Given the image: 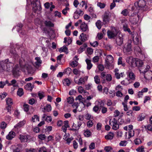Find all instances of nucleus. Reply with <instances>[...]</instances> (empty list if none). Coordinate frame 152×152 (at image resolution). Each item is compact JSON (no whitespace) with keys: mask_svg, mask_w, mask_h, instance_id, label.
<instances>
[{"mask_svg":"<svg viewBox=\"0 0 152 152\" xmlns=\"http://www.w3.org/2000/svg\"><path fill=\"white\" fill-rule=\"evenodd\" d=\"M13 64L8 62V59L4 61H0V72L3 71H9L12 69Z\"/></svg>","mask_w":152,"mask_h":152,"instance_id":"1","label":"nucleus"},{"mask_svg":"<svg viewBox=\"0 0 152 152\" xmlns=\"http://www.w3.org/2000/svg\"><path fill=\"white\" fill-rule=\"evenodd\" d=\"M104 55L106 56L104 64L105 67L108 69H112L113 68V63L114 61L113 57L110 55H107L105 53Z\"/></svg>","mask_w":152,"mask_h":152,"instance_id":"2","label":"nucleus"},{"mask_svg":"<svg viewBox=\"0 0 152 152\" xmlns=\"http://www.w3.org/2000/svg\"><path fill=\"white\" fill-rule=\"evenodd\" d=\"M118 31L115 27H111L110 30L107 31V34L108 37L110 38H113L115 37L118 34Z\"/></svg>","mask_w":152,"mask_h":152,"instance_id":"3","label":"nucleus"},{"mask_svg":"<svg viewBox=\"0 0 152 152\" xmlns=\"http://www.w3.org/2000/svg\"><path fill=\"white\" fill-rule=\"evenodd\" d=\"M126 62L132 67L136 66V58L132 57H128L126 59Z\"/></svg>","mask_w":152,"mask_h":152,"instance_id":"4","label":"nucleus"},{"mask_svg":"<svg viewBox=\"0 0 152 152\" xmlns=\"http://www.w3.org/2000/svg\"><path fill=\"white\" fill-rule=\"evenodd\" d=\"M110 125L112 126V129L114 130H117L119 128V125L117 120L115 118L111 119L109 121Z\"/></svg>","mask_w":152,"mask_h":152,"instance_id":"5","label":"nucleus"},{"mask_svg":"<svg viewBox=\"0 0 152 152\" xmlns=\"http://www.w3.org/2000/svg\"><path fill=\"white\" fill-rule=\"evenodd\" d=\"M124 51L125 53L130 52L132 50L131 42L129 41L126 43L123 48Z\"/></svg>","mask_w":152,"mask_h":152,"instance_id":"6","label":"nucleus"},{"mask_svg":"<svg viewBox=\"0 0 152 152\" xmlns=\"http://www.w3.org/2000/svg\"><path fill=\"white\" fill-rule=\"evenodd\" d=\"M127 74L128 77L129 78V79L131 81H132V83L135 81L136 76L132 72L130 71H128L127 72Z\"/></svg>","mask_w":152,"mask_h":152,"instance_id":"7","label":"nucleus"},{"mask_svg":"<svg viewBox=\"0 0 152 152\" xmlns=\"http://www.w3.org/2000/svg\"><path fill=\"white\" fill-rule=\"evenodd\" d=\"M31 5L32 6L33 11L34 12H36L38 10H40L41 9L39 2H37V3H34V4Z\"/></svg>","mask_w":152,"mask_h":152,"instance_id":"8","label":"nucleus"},{"mask_svg":"<svg viewBox=\"0 0 152 152\" xmlns=\"http://www.w3.org/2000/svg\"><path fill=\"white\" fill-rule=\"evenodd\" d=\"M116 42L118 46L122 45L123 42V38L122 34H119L116 37Z\"/></svg>","mask_w":152,"mask_h":152,"instance_id":"9","label":"nucleus"},{"mask_svg":"<svg viewBox=\"0 0 152 152\" xmlns=\"http://www.w3.org/2000/svg\"><path fill=\"white\" fill-rule=\"evenodd\" d=\"M11 148L13 150V152H20L21 147L20 145L18 144L17 145H12Z\"/></svg>","mask_w":152,"mask_h":152,"instance_id":"10","label":"nucleus"},{"mask_svg":"<svg viewBox=\"0 0 152 152\" xmlns=\"http://www.w3.org/2000/svg\"><path fill=\"white\" fill-rule=\"evenodd\" d=\"M19 138L21 142H26L28 141V136L20 134L19 135Z\"/></svg>","mask_w":152,"mask_h":152,"instance_id":"11","label":"nucleus"},{"mask_svg":"<svg viewBox=\"0 0 152 152\" xmlns=\"http://www.w3.org/2000/svg\"><path fill=\"white\" fill-rule=\"evenodd\" d=\"M80 28L82 32H88L89 31L88 26L85 23H83L81 24Z\"/></svg>","mask_w":152,"mask_h":152,"instance_id":"12","label":"nucleus"},{"mask_svg":"<svg viewBox=\"0 0 152 152\" xmlns=\"http://www.w3.org/2000/svg\"><path fill=\"white\" fill-rule=\"evenodd\" d=\"M110 15L109 13H106L103 18L104 23L105 24L107 23L110 20Z\"/></svg>","mask_w":152,"mask_h":152,"instance_id":"13","label":"nucleus"},{"mask_svg":"<svg viewBox=\"0 0 152 152\" xmlns=\"http://www.w3.org/2000/svg\"><path fill=\"white\" fill-rule=\"evenodd\" d=\"M79 39L81 41L85 42L88 39V36L87 34L82 33L80 36Z\"/></svg>","mask_w":152,"mask_h":152,"instance_id":"14","label":"nucleus"},{"mask_svg":"<svg viewBox=\"0 0 152 152\" xmlns=\"http://www.w3.org/2000/svg\"><path fill=\"white\" fill-rule=\"evenodd\" d=\"M139 16L131 17L130 18V20L131 23L133 24H136L138 22Z\"/></svg>","mask_w":152,"mask_h":152,"instance_id":"15","label":"nucleus"},{"mask_svg":"<svg viewBox=\"0 0 152 152\" xmlns=\"http://www.w3.org/2000/svg\"><path fill=\"white\" fill-rule=\"evenodd\" d=\"M82 125V122H78L77 124V125L76 124L73 123V126H72V129H71V130L75 131L78 130L79 129V128Z\"/></svg>","mask_w":152,"mask_h":152,"instance_id":"16","label":"nucleus"},{"mask_svg":"<svg viewBox=\"0 0 152 152\" xmlns=\"http://www.w3.org/2000/svg\"><path fill=\"white\" fill-rule=\"evenodd\" d=\"M15 136V133L13 131L10 132L6 137V139L8 140H11Z\"/></svg>","mask_w":152,"mask_h":152,"instance_id":"17","label":"nucleus"},{"mask_svg":"<svg viewBox=\"0 0 152 152\" xmlns=\"http://www.w3.org/2000/svg\"><path fill=\"white\" fill-rule=\"evenodd\" d=\"M132 39L135 44H137L139 43V36L136 34L132 35Z\"/></svg>","mask_w":152,"mask_h":152,"instance_id":"18","label":"nucleus"},{"mask_svg":"<svg viewBox=\"0 0 152 152\" xmlns=\"http://www.w3.org/2000/svg\"><path fill=\"white\" fill-rule=\"evenodd\" d=\"M132 82L129 79L126 78L124 80L121 81V83L124 86H127L129 84L132 83Z\"/></svg>","mask_w":152,"mask_h":152,"instance_id":"19","label":"nucleus"},{"mask_svg":"<svg viewBox=\"0 0 152 152\" xmlns=\"http://www.w3.org/2000/svg\"><path fill=\"white\" fill-rule=\"evenodd\" d=\"M24 68L27 70L28 73L32 74L33 73V69L30 65L26 64L24 66Z\"/></svg>","mask_w":152,"mask_h":152,"instance_id":"20","label":"nucleus"},{"mask_svg":"<svg viewBox=\"0 0 152 152\" xmlns=\"http://www.w3.org/2000/svg\"><path fill=\"white\" fill-rule=\"evenodd\" d=\"M34 86L32 85L31 83H27L25 86V88L28 91H31L34 88Z\"/></svg>","mask_w":152,"mask_h":152,"instance_id":"21","label":"nucleus"},{"mask_svg":"<svg viewBox=\"0 0 152 152\" xmlns=\"http://www.w3.org/2000/svg\"><path fill=\"white\" fill-rule=\"evenodd\" d=\"M42 110H43L42 111L44 113L45 112H49L51 110L52 107L50 104H47Z\"/></svg>","mask_w":152,"mask_h":152,"instance_id":"22","label":"nucleus"},{"mask_svg":"<svg viewBox=\"0 0 152 152\" xmlns=\"http://www.w3.org/2000/svg\"><path fill=\"white\" fill-rule=\"evenodd\" d=\"M145 1H140L139 2L137 1L134 3L135 6H138L142 8L144 7Z\"/></svg>","mask_w":152,"mask_h":152,"instance_id":"23","label":"nucleus"},{"mask_svg":"<svg viewBox=\"0 0 152 152\" xmlns=\"http://www.w3.org/2000/svg\"><path fill=\"white\" fill-rule=\"evenodd\" d=\"M6 82L8 86H12L14 87H16L17 86V81L14 79L12 80L10 83L7 80H6Z\"/></svg>","mask_w":152,"mask_h":152,"instance_id":"24","label":"nucleus"},{"mask_svg":"<svg viewBox=\"0 0 152 152\" xmlns=\"http://www.w3.org/2000/svg\"><path fill=\"white\" fill-rule=\"evenodd\" d=\"M114 136V134L113 133L110 132L105 136V138L107 140H111L113 138Z\"/></svg>","mask_w":152,"mask_h":152,"instance_id":"25","label":"nucleus"},{"mask_svg":"<svg viewBox=\"0 0 152 152\" xmlns=\"http://www.w3.org/2000/svg\"><path fill=\"white\" fill-rule=\"evenodd\" d=\"M26 121L25 120H23L19 122L16 125L14 126L15 128L18 129L23 126L26 123Z\"/></svg>","mask_w":152,"mask_h":152,"instance_id":"26","label":"nucleus"},{"mask_svg":"<svg viewBox=\"0 0 152 152\" xmlns=\"http://www.w3.org/2000/svg\"><path fill=\"white\" fill-rule=\"evenodd\" d=\"M85 61L87 64V69H90L93 66V64L91 63V60L87 59Z\"/></svg>","mask_w":152,"mask_h":152,"instance_id":"27","label":"nucleus"},{"mask_svg":"<svg viewBox=\"0 0 152 152\" xmlns=\"http://www.w3.org/2000/svg\"><path fill=\"white\" fill-rule=\"evenodd\" d=\"M44 23L45 26L48 27H53L54 26V24L50 20H47L45 21Z\"/></svg>","mask_w":152,"mask_h":152,"instance_id":"28","label":"nucleus"},{"mask_svg":"<svg viewBox=\"0 0 152 152\" xmlns=\"http://www.w3.org/2000/svg\"><path fill=\"white\" fill-rule=\"evenodd\" d=\"M75 82L79 85H81L85 83L84 79L83 77H80L78 81L74 79Z\"/></svg>","mask_w":152,"mask_h":152,"instance_id":"29","label":"nucleus"},{"mask_svg":"<svg viewBox=\"0 0 152 152\" xmlns=\"http://www.w3.org/2000/svg\"><path fill=\"white\" fill-rule=\"evenodd\" d=\"M78 90L79 92L81 94H88V92L86 91L83 89V88L81 86H79L78 87Z\"/></svg>","mask_w":152,"mask_h":152,"instance_id":"30","label":"nucleus"},{"mask_svg":"<svg viewBox=\"0 0 152 152\" xmlns=\"http://www.w3.org/2000/svg\"><path fill=\"white\" fill-rule=\"evenodd\" d=\"M6 105L11 106L13 104L12 100L10 98H8L6 99Z\"/></svg>","mask_w":152,"mask_h":152,"instance_id":"31","label":"nucleus"},{"mask_svg":"<svg viewBox=\"0 0 152 152\" xmlns=\"http://www.w3.org/2000/svg\"><path fill=\"white\" fill-rule=\"evenodd\" d=\"M150 68V66L147 65L146 66L144 67V68H145L144 70H143V69H140L139 70L141 73H144L148 71Z\"/></svg>","mask_w":152,"mask_h":152,"instance_id":"32","label":"nucleus"},{"mask_svg":"<svg viewBox=\"0 0 152 152\" xmlns=\"http://www.w3.org/2000/svg\"><path fill=\"white\" fill-rule=\"evenodd\" d=\"M136 66L137 67H141L143 64V62L142 61L136 58Z\"/></svg>","mask_w":152,"mask_h":152,"instance_id":"33","label":"nucleus"},{"mask_svg":"<svg viewBox=\"0 0 152 152\" xmlns=\"http://www.w3.org/2000/svg\"><path fill=\"white\" fill-rule=\"evenodd\" d=\"M63 83L65 86H69L71 84L68 78L64 79L63 81Z\"/></svg>","mask_w":152,"mask_h":152,"instance_id":"34","label":"nucleus"},{"mask_svg":"<svg viewBox=\"0 0 152 152\" xmlns=\"http://www.w3.org/2000/svg\"><path fill=\"white\" fill-rule=\"evenodd\" d=\"M145 117V115L144 114H140L137 118V121H141L144 119Z\"/></svg>","mask_w":152,"mask_h":152,"instance_id":"35","label":"nucleus"},{"mask_svg":"<svg viewBox=\"0 0 152 152\" xmlns=\"http://www.w3.org/2000/svg\"><path fill=\"white\" fill-rule=\"evenodd\" d=\"M96 104L99 107H102L104 105V103L103 101L101 100L96 102Z\"/></svg>","mask_w":152,"mask_h":152,"instance_id":"36","label":"nucleus"},{"mask_svg":"<svg viewBox=\"0 0 152 152\" xmlns=\"http://www.w3.org/2000/svg\"><path fill=\"white\" fill-rule=\"evenodd\" d=\"M123 28L124 31H127L130 34H132V33L131 32L130 29L128 28V26L126 24H124L123 25Z\"/></svg>","mask_w":152,"mask_h":152,"instance_id":"37","label":"nucleus"},{"mask_svg":"<svg viewBox=\"0 0 152 152\" xmlns=\"http://www.w3.org/2000/svg\"><path fill=\"white\" fill-rule=\"evenodd\" d=\"M68 48L66 46H64L62 48H61L59 50V51L60 53L64 52L66 53H67Z\"/></svg>","mask_w":152,"mask_h":152,"instance_id":"38","label":"nucleus"},{"mask_svg":"<svg viewBox=\"0 0 152 152\" xmlns=\"http://www.w3.org/2000/svg\"><path fill=\"white\" fill-rule=\"evenodd\" d=\"M91 131L88 129L85 131L84 132V135L86 137H90L91 135Z\"/></svg>","mask_w":152,"mask_h":152,"instance_id":"39","label":"nucleus"},{"mask_svg":"<svg viewBox=\"0 0 152 152\" xmlns=\"http://www.w3.org/2000/svg\"><path fill=\"white\" fill-rule=\"evenodd\" d=\"M73 72L74 74L75 75H80L81 71L79 70V69L75 68L73 70Z\"/></svg>","mask_w":152,"mask_h":152,"instance_id":"40","label":"nucleus"},{"mask_svg":"<svg viewBox=\"0 0 152 152\" xmlns=\"http://www.w3.org/2000/svg\"><path fill=\"white\" fill-rule=\"evenodd\" d=\"M35 59L36 60V61L35 62L36 65L37 66H40L42 63V61L41 60L40 58L39 57H36Z\"/></svg>","mask_w":152,"mask_h":152,"instance_id":"41","label":"nucleus"},{"mask_svg":"<svg viewBox=\"0 0 152 152\" xmlns=\"http://www.w3.org/2000/svg\"><path fill=\"white\" fill-rule=\"evenodd\" d=\"M115 76L116 78L117 79H119L121 77H123V75L124 74V73L121 72L120 73H115Z\"/></svg>","mask_w":152,"mask_h":152,"instance_id":"42","label":"nucleus"},{"mask_svg":"<svg viewBox=\"0 0 152 152\" xmlns=\"http://www.w3.org/2000/svg\"><path fill=\"white\" fill-rule=\"evenodd\" d=\"M17 95L20 96H22L23 94V89L22 88H19L17 92Z\"/></svg>","mask_w":152,"mask_h":152,"instance_id":"43","label":"nucleus"},{"mask_svg":"<svg viewBox=\"0 0 152 152\" xmlns=\"http://www.w3.org/2000/svg\"><path fill=\"white\" fill-rule=\"evenodd\" d=\"M94 80L96 84H99L100 82L99 77L98 75L95 76L94 77Z\"/></svg>","mask_w":152,"mask_h":152,"instance_id":"44","label":"nucleus"},{"mask_svg":"<svg viewBox=\"0 0 152 152\" xmlns=\"http://www.w3.org/2000/svg\"><path fill=\"white\" fill-rule=\"evenodd\" d=\"M134 134V132L133 129L129 130L128 131V134L129 137H128V139L129 138L131 137H133Z\"/></svg>","mask_w":152,"mask_h":152,"instance_id":"45","label":"nucleus"},{"mask_svg":"<svg viewBox=\"0 0 152 152\" xmlns=\"http://www.w3.org/2000/svg\"><path fill=\"white\" fill-rule=\"evenodd\" d=\"M87 45L86 44H84L83 45L81 46L80 48L79 51H80V52H82L83 50H84L87 47Z\"/></svg>","mask_w":152,"mask_h":152,"instance_id":"46","label":"nucleus"},{"mask_svg":"<svg viewBox=\"0 0 152 152\" xmlns=\"http://www.w3.org/2000/svg\"><path fill=\"white\" fill-rule=\"evenodd\" d=\"M31 120L33 122H35L37 121H39V118L37 115H35L32 117Z\"/></svg>","mask_w":152,"mask_h":152,"instance_id":"47","label":"nucleus"},{"mask_svg":"<svg viewBox=\"0 0 152 152\" xmlns=\"http://www.w3.org/2000/svg\"><path fill=\"white\" fill-rule=\"evenodd\" d=\"M133 129V126L132 125H129L125 126L124 127V130L127 131L130 130L132 129Z\"/></svg>","mask_w":152,"mask_h":152,"instance_id":"48","label":"nucleus"},{"mask_svg":"<svg viewBox=\"0 0 152 152\" xmlns=\"http://www.w3.org/2000/svg\"><path fill=\"white\" fill-rule=\"evenodd\" d=\"M134 142L135 145H138L142 143V141L140 139L136 138L134 140Z\"/></svg>","mask_w":152,"mask_h":152,"instance_id":"49","label":"nucleus"},{"mask_svg":"<svg viewBox=\"0 0 152 152\" xmlns=\"http://www.w3.org/2000/svg\"><path fill=\"white\" fill-rule=\"evenodd\" d=\"M74 101V99L72 96H70L67 99V102L69 104H72Z\"/></svg>","mask_w":152,"mask_h":152,"instance_id":"50","label":"nucleus"},{"mask_svg":"<svg viewBox=\"0 0 152 152\" xmlns=\"http://www.w3.org/2000/svg\"><path fill=\"white\" fill-rule=\"evenodd\" d=\"M144 149V146H142L138 147L136 149V150L137 152H145Z\"/></svg>","mask_w":152,"mask_h":152,"instance_id":"51","label":"nucleus"},{"mask_svg":"<svg viewBox=\"0 0 152 152\" xmlns=\"http://www.w3.org/2000/svg\"><path fill=\"white\" fill-rule=\"evenodd\" d=\"M96 26L99 29H100L102 27V22L99 20H97L96 23Z\"/></svg>","mask_w":152,"mask_h":152,"instance_id":"52","label":"nucleus"},{"mask_svg":"<svg viewBox=\"0 0 152 152\" xmlns=\"http://www.w3.org/2000/svg\"><path fill=\"white\" fill-rule=\"evenodd\" d=\"M80 4L81 5L82 7H83L84 6H85V9H86L88 8L87 3L85 2V1L84 0H82L80 2Z\"/></svg>","mask_w":152,"mask_h":152,"instance_id":"53","label":"nucleus"},{"mask_svg":"<svg viewBox=\"0 0 152 152\" xmlns=\"http://www.w3.org/2000/svg\"><path fill=\"white\" fill-rule=\"evenodd\" d=\"M69 8L68 7H66L65 8L63 9L62 11V14L64 15H66L68 11H69Z\"/></svg>","mask_w":152,"mask_h":152,"instance_id":"54","label":"nucleus"},{"mask_svg":"<svg viewBox=\"0 0 152 152\" xmlns=\"http://www.w3.org/2000/svg\"><path fill=\"white\" fill-rule=\"evenodd\" d=\"M127 143V142L126 140L121 141L119 144L120 146H125Z\"/></svg>","mask_w":152,"mask_h":152,"instance_id":"55","label":"nucleus"},{"mask_svg":"<svg viewBox=\"0 0 152 152\" xmlns=\"http://www.w3.org/2000/svg\"><path fill=\"white\" fill-rule=\"evenodd\" d=\"M97 6L98 7H99L100 8L103 9L105 7V4L104 3L98 2L97 3Z\"/></svg>","mask_w":152,"mask_h":152,"instance_id":"56","label":"nucleus"},{"mask_svg":"<svg viewBox=\"0 0 152 152\" xmlns=\"http://www.w3.org/2000/svg\"><path fill=\"white\" fill-rule=\"evenodd\" d=\"M7 125V124L4 122H2L0 124V127L2 129H4L6 128Z\"/></svg>","mask_w":152,"mask_h":152,"instance_id":"57","label":"nucleus"},{"mask_svg":"<svg viewBox=\"0 0 152 152\" xmlns=\"http://www.w3.org/2000/svg\"><path fill=\"white\" fill-rule=\"evenodd\" d=\"M144 127L148 131H151L152 130V126L151 125H148L147 126H145Z\"/></svg>","mask_w":152,"mask_h":152,"instance_id":"58","label":"nucleus"},{"mask_svg":"<svg viewBox=\"0 0 152 152\" xmlns=\"http://www.w3.org/2000/svg\"><path fill=\"white\" fill-rule=\"evenodd\" d=\"M23 108L24 111L26 112H28L29 110V105L28 104H24L23 105Z\"/></svg>","mask_w":152,"mask_h":152,"instance_id":"59","label":"nucleus"},{"mask_svg":"<svg viewBox=\"0 0 152 152\" xmlns=\"http://www.w3.org/2000/svg\"><path fill=\"white\" fill-rule=\"evenodd\" d=\"M38 138L41 140H44L46 138V136L44 134H40L38 135Z\"/></svg>","mask_w":152,"mask_h":152,"instance_id":"60","label":"nucleus"},{"mask_svg":"<svg viewBox=\"0 0 152 152\" xmlns=\"http://www.w3.org/2000/svg\"><path fill=\"white\" fill-rule=\"evenodd\" d=\"M116 95L118 97H122L123 95L122 93L121 92V91H117L116 92Z\"/></svg>","mask_w":152,"mask_h":152,"instance_id":"61","label":"nucleus"},{"mask_svg":"<svg viewBox=\"0 0 152 152\" xmlns=\"http://www.w3.org/2000/svg\"><path fill=\"white\" fill-rule=\"evenodd\" d=\"M75 12V13H77L78 15L79 14L80 15H83V11L79 8H77Z\"/></svg>","mask_w":152,"mask_h":152,"instance_id":"62","label":"nucleus"},{"mask_svg":"<svg viewBox=\"0 0 152 152\" xmlns=\"http://www.w3.org/2000/svg\"><path fill=\"white\" fill-rule=\"evenodd\" d=\"M84 99L81 95H78L76 98V100H78L80 102L83 101Z\"/></svg>","mask_w":152,"mask_h":152,"instance_id":"63","label":"nucleus"},{"mask_svg":"<svg viewBox=\"0 0 152 152\" xmlns=\"http://www.w3.org/2000/svg\"><path fill=\"white\" fill-rule=\"evenodd\" d=\"M78 64V63L77 61H73L71 63V65L73 67L76 66Z\"/></svg>","mask_w":152,"mask_h":152,"instance_id":"64","label":"nucleus"}]
</instances>
